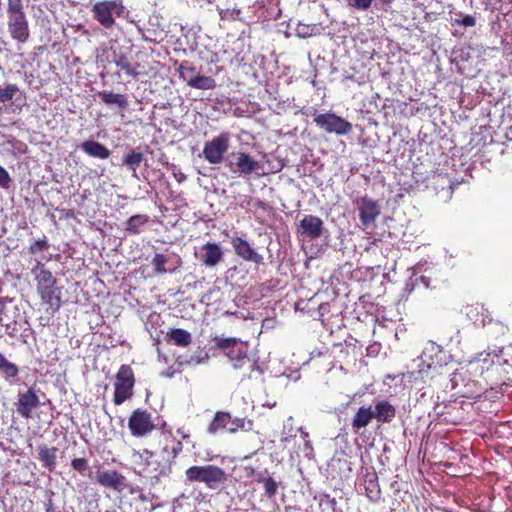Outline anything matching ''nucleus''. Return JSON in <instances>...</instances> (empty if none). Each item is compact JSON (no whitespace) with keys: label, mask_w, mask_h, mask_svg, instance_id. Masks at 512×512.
Here are the masks:
<instances>
[{"label":"nucleus","mask_w":512,"mask_h":512,"mask_svg":"<svg viewBox=\"0 0 512 512\" xmlns=\"http://www.w3.org/2000/svg\"><path fill=\"white\" fill-rule=\"evenodd\" d=\"M215 346L225 355L234 370L243 371V376L250 378L251 372L258 369L257 363L248 356L246 343L236 338H214Z\"/></svg>","instance_id":"obj_1"},{"label":"nucleus","mask_w":512,"mask_h":512,"mask_svg":"<svg viewBox=\"0 0 512 512\" xmlns=\"http://www.w3.org/2000/svg\"><path fill=\"white\" fill-rule=\"evenodd\" d=\"M187 480L203 482L212 490L219 489L227 480L226 472L215 465L192 466L185 472Z\"/></svg>","instance_id":"obj_2"},{"label":"nucleus","mask_w":512,"mask_h":512,"mask_svg":"<svg viewBox=\"0 0 512 512\" xmlns=\"http://www.w3.org/2000/svg\"><path fill=\"white\" fill-rule=\"evenodd\" d=\"M94 18L105 28L109 29L115 24L113 14L118 16L124 13L121 0H103L96 2L91 9Z\"/></svg>","instance_id":"obj_3"},{"label":"nucleus","mask_w":512,"mask_h":512,"mask_svg":"<svg viewBox=\"0 0 512 512\" xmlns=\"http://www.w3.org/2000/svg\"><path fill=\"white\" fill-rule=\"evenodd\" d=\"M230 140V134L222 132L210 141L205 142L202 153L208 163L213 165L222 163L224 155L230 148Z\"/></svg>","instance_id":"obj_4"},{"label":"nucleus","mask_w":512,"mask_h":512,"mask_svg":"<svg viewBox=\"0 0 512 512\" xmlns=\"http://www.w3.org/2000/svg\"><path fill=\"white\" fill-rule=\"evenodd\" d=\"M314 122L325 132L333 133L338 136L347 135L353 128L349 121L332 112L315 115Z\"/></svg>","instance_id":"obj_5"},{"label":"nucleus","mask_w":512,"mask_h":512,"mask_svg":"<svg viewBox=\"0 0 512 512\" xmlns=\"http://www.w3.org/2000/svg\"><path fill=\"white\" fill-rule=\"evenodd\" d=\"M134 374L130 366L122 365L116 375L114 403L116 405L122 404L125 400L131 397L134 386Z\"/></svg>","instance_id":"obj_6"},{"label":"nucleus","mask_w":512,"mask_h":512,"mask_svg":"<svg viewBox=\"0 0 512 512\" xmlns=\"http://www.w3.org/2000/svg\"><path fill=\"white\" fill-rule=\"evenodd\" d=\"M356 207L359 212V219L364 227L373 225L381 213L378 202L367 196L357 199Z\"/></svg>","instance_id":"obj_7"},{"label":"nucleus","mask_w":512,"mask_h":512,"mask_svg":"<svg viewBox=\"0 0 512 512\" xmlns=\"http://www.w3.org/2000/svg\"><path fill=\"white\" fill-rule=\"evenodd\" d=\"M154 453L148 449L133 451L132 462L135 472L141 476H147L157 471L158 463L153 461Z\"/></svg>","instance_id":"obj_8"},{"label":"nucleus","mask_w":512,"mask_h":512,"mask_svg":"<svg viewBox=\"0 0 512 512\" xmlns=\"http://www.w3.org/2000/svg\"><path fill=\"white\" fill-rule=\"evenodd\" d=\"M128 425L131 433L137 437L146 435L154 427L150 414L140 409L132 413Z\"/></svg>","instance_id":"obj_9"},{"label":"nucleus","mask_w":512,"mask_h":512,"mask_svg":"<svg viewBox=\"0 0 512 512\" xmlns=\"http://www.w3.org/2000/svg\"><path fill=\"white\" fill-rule=\"evenodd\" d=\"M96 481L105 488L119 492L126 487L125 476L116 470H98Z\"/></svg>","instance_id":"obj_10"},{"label":"nucleus","mask_w":512,"mask_h":512,"mask_svg":"<svg viewBox=\"0 0 512 512\" xmlns=\"http://www.w3.org/2000/svg\"><path fill=\"white\" fill-rule=\"evenodd\" d=\"M8 31L14 40L21 43L29 37L28 21L25 14L8 17Z\"/></svg>","instance_id":"obj_11"},{"label":"nucleus","mask_w":512,"mask_h":512,"mask_svg":"<svg viewBox=\"0 0 512 512\" xmlns=\"http://www.w3.org/2000/svg\"><path fill=\"white\" fill-rule=\"evenodd\" d=\"M234 156L236 158V169H233L232 162H229L227 166L235 173L249 175L261 169V164L245 152H239L234 154Z\"/></svg>","instance_id":"obj_12"},{"label":"nucleus","mask_w":512,"mask_h":512,"mask_svg":"<svg viewBox=\"0 0 512 512\" xmlns=\"http://www.w3.org/2000/svg\"><path fill=\"white\" fill-rule=\"evenodd\" d=\"M300 233L309 239H317L323 232V221L314 215H305L300 221Z\"/></svg>","instance_id":"obj_13"},{"label":"nucleus","mask_w":512,"mask_h":512,"mask_svg":"<svg viewBox=\"0 0 512 512\" xmlns=\"http://www.w3.org/2000/svg\"><path fill=\"white\" fill-rule=\"evenodd\" d=\"M17 412L24 418H30L33 409L40 405L39 397L33 389H28L18 396Z\"/></svg>","instance_id":"obj_14"},{"label":"nucleus","mask_w":512,"mask_h":512,"mask_svg":"<svg viewBox=\"0 0 512 512\" xmlns=\"http://www.w3.org/2000/svg\"><path fill=\"white\" fill-rule=\"evenodd\" d=\"M232 246L235 253L245 261H250L255 264H260L263 261L262 255L255 252L250 244L240 237L232 239Z\"/></svg>","instance_id":"obj_15"},{"label":"nucleus","mask_w":512,"mask_h":512,"mask_svg":"<svg viewBox=\"0 0 512 512\" xmlns=\"http://www.w3.org/2000/svg\"><path fill=\"white\" fill-rule=\"evenodd\" d=\"M41 300L48 304L53 311L59 310L61 306L60 290L56 286H44L37 289Z\"/></svg>","instance_id":"obj_16"},{"label":"nucleus","mask_w":512,"mask_h":512,"mask_svg":"<svg viewBox=\"0 0 512 512\" xmlns=\"http://www.w3.org/2000/svg\"><path fill=\"white\" fill-rule=\"evenodd\" d=\"M32 274L37 282V289L44 286H55L56 279L52 273L47 270L44 264L40 261H36L35 266L31 269Z\"/></svg>","instance_id":"obj_17"},{"label":"nucleus","mask_w":512,"mask_h":512,"mask_svg":"<svg viewBox=\"0 0 512 512\" xmlns=\"http://www.w3.org/2000/svg\"><path fill=\"white\" fill-rule=\"evenodd\" d=\"M202 250L204 251L202 255L204 265L213 267L222 260L223 252L218 244L208 242L203 246Z\"/></svg>","instance_id":"obj_18"},{"label":"nucleus","mask_w":512,"mask_h":512,"mask_svg":"<svg viewBox=\"0 0 512 512\" xmlns=\"http://www.w3.org/2000/svg\"><path fill=\"white\" fill-rule=\"evenodd\" d=\"M373 413L379 422L389 423L395 417L396 410L388 401L380 400L376 402Z\"/></svg>","instance_id":"obj_19"},{"label":"nucleus","mask_w":512,"mask_h":512,"mask_svg":"<svg viewBox=\"0 0 512 512\" xmlns=\"http://www.w3.org/2000/svg\"><path fill=\"white\" fill-rule=\"evenodd\" d=\"M81 149L89 156L99 159H107L111 154L103 144L93 140L83 142Z\"/></svg>","instance_id":"obj_20"},{"label":"nucleus","mask_w":512,"mask_h":512,"mask_svg":"<svg viewBox=\"0 0 512 512\" xmlns=\"http://www.w3.org/2000/svg\"><path fill=\"white\" fill-rule=\"evenodd\" d=\"M374 418L373 408L371 406H362L358 409L353 418L352 427L355 430L365 428Z\"/></svg>","instance_id":"obj_21"},{"label":"nucleus","mask_w":512,"mask_h":512,"mask_svg":"<svg viewBox=\"0 0 512 512\" xmlns=\"http://www.w3.org/2000/svg\"><path fill=\"white\" fill-rule=\"evenodd\" d=\"M58 449L56 447H48L46 445L39 446V459L43 466L49 470H53L56 466Z\"/></svg>","instance_id":"obj_22"},{"label":"nucleus","mask_w":512,"mask_h":512,"mask_svg":"<svg viewBox=\"0 0 512 512\" xmlns=\"http://www.w3.org/2000/svg\"><path fill=\"white\" fill-rule=\"evenodd\" d=\"M113 61L116 64V66L119 67L121 70L125 71V73L128 76L136 78L139 75V71H138L139 65L131 64L128 57L125 54H123V53L115 54Z\"/></svg>","instance_id":"obj_23"},{"label":"nucleus","mask_w":512,"mask_h":512,"mask_svg":"<svg viewBox=\"0 0 512 512\" xmlns=\"http://www.w3.org/2000/svg\"><path fill=\"white\" fill-rule=\"evenodd\" d=\"M231 422V415L226 412H217L214 416L213 421L208 426V432L210 434H215L219 429H227Z\"/></svg>","instance_id":"obj_24"},{"label":"nucleus","mask_w":512,"mask_h":512,"mask_svg":"<svg viewBox=\"0 0 512 512\" xmlns=\"http://www.w3.org/2000/svg\"><path fill=\"white\" fill-rule=\"evenodd\" d=\"M188 85L196 89L209 90L216 87V81L211 77L197 74L189 78Z\"/></svg>","instance_id":"obj_25"},{"label":"nucleus","mask_w":512,"mask_h":512,"mask_svg":"<svg viewBox=\"0 0 512 512\" xmlns=\"http://www.w3.org/2000/svg\"><path fill=\"white\" fill-rule=\"evenodd\" d=\"M168 335L177 346L187 347L192 342L191 334L184 329H172Z\"/></svg>","instance_id":"obj_26"},{"label":"nucleus","mask_w":512,"mask_h":512,"mask_svg":"<svg viewBox=\"0 0 512 512\" xmlns=\"http://www.w3.org/2000/svg\"><path fill=\"white\" fill-rule=\"evenodd\" d=\"M100 98L105 104H115L119 107L127 105V98L122 94H117L109 91H102L99 93Z\"/></svg>","instance_id":"obj_27"},{"label":"nucleus","mask_w":512,"mask_h":512,"mask_svg":"<svg viewBox=\"0 0 512 512\" xmlns=\"http://www.w3.org/2000/svg\"><path fill=\"white\" fill-rule=\"evenodd\" d=\"M148 222V217L146 215H134L130 217L127 221L126 230L132 234H138L141 231V228Z\"/></svg>","instance_id":"obj_28"},{"label":"nucleus","mask_w":512,"mask_h":512,"mask_svg":"<svg viewBox=\"0 0 512 512\" xmlns=\"http://www.w3.org/2000/svg\"><path fill=\"white\" fill-rule=\"evenodd\" d=\"M144 160V154L142 152L133 150L130 154L126 155L123 159V164L126 165L134 174L137 168Z\"/></svg>","instance_id":"obj_29"},{"label":"nucleus","mask_w":512,"mask_h":512,"mask_svg":"<svg viewBox=\"0 0 512 512\" xmlns=\"http://www.w3.org/2000/svg\"><path fill=\"white\" fill-rule=\"evenodd\" d=\"M18 92L19 87L16 84L8 83L3 87L0 86V103L13 101Z\"/></svg>","instance_id":"obj_30"},{"label":"nucleus","mask_w":512,"mask_h":512,"mask_svg":"<svg viewBox=\"0 0 512 512\" xmlns=\"http://www.w3.org/2000/svg\"><path fill=\"white\" fill-rule=\"evenodd\" d=\"M239 429L244 431H251L253 429V422L244 418H231V422L228 427L229 433H236Z\"/></svg>","instance_id":"obj_31"},{"label":"nucleus","mask_w":512,"mask_h":512,"mask_svg":"<svg viewBox=\"0 0 512 512\" xmlns=\"http://www.w3.org/2000/svg\"><path fill=\"white\" fill-rule=\"evenodd\" d=\"M0 372L6 377H16L18 374V367L14 363L8 361L1 353Z\"/></svg>","instance_id":"obj_32"},{"label":"nucleus","mask_w":512,"mask_h":512,"mask_svg":"<svg viewBox=\"0 0 512 512\" xmlns=\"http://www.w3.org/2000/svg\"><path fill=\"white\" fill-rule=\"evenodd\" d=\"M177 71L179 72L180 77L186 81L187 84L190 77L197 75L196 68L190 65L187 61L180 63Z\"/></svg>","instance_id":"obj_33"},{"label":"nucleus","mask_w":512,"mask_h":512,"mask_svg":"<svg viewBox=\"0 0 512 512\" xmlns=\"http://www.w3.org/2000/svg\"><path fill=\"white\" fill-rule=\"evenodd\" d=\"M258 481L263 483L265 493L269 498L276 495L278 484L272 477H261Z\"/></svg>","instance_id":"obj_34"},{"label":"nucleus","mask_w":512,"mask_h":512,"mask_svg":"<svg viewBox=\"0 0 512 512\" xmlns=\"http://www.w3.org/2000/svg\"><path fill=\"white\" fill-rule=\"evenodd\" d=\"M25 14L21 0H7V17Z\"/></svg>","instance_id":"obj_35"},{"label":"nucleus","mask_w":512,"mask_h":512,"mask_svg":"<svg viewBox=\"0 0 512 512\" xmlns=\"http://www.w3.org/2000/svg\"><path fill=\"white\" fill-rule=\"evenodd\" d=\"M209 355L207 352H199L198 354L192 355L185 363L189 366H197L207 363Z\"/></svg>","instance_id":"obj_36"},{"label":"nucleus","mask_w":512,"mask_h":512,"mask_svg":"<svg viewBox=\"0 0 512 512\" xmlns=\"http://www.w3.org/2000/svg\"><path fill=\"white\" fill-rule=\"evenodd\" d=\"M167 262V258L163 254H156L152 259V265L154 266L155 272L159 274L166 273L165 264Z\"/></svg>","instance_id":"obj_37"},{"label":"nucleus","mask_w":512,"mask_h":512,"mask_svg":"<svg viewBox=\"0 0 512 512\" xmlns=\"http://www.w3.org/2000/svg\"><path fill=\"white\" fill-rule=\"evenodd\" d=\"M440 352V347L434 343V342H428L424 348L423 354L421 356V359L423 363L426 362V359L432 358V354H437Z\"/></svg>","instance_id":"obj_38"},{"label":"nucleus","mask_w":512,"mask_h":512,"mask_svg":"<svg viewBox=\"0 0 512 512\" xmlns=\"http://www.w3.org/2000/svg\"><path fill=\"white\" fill-rule=\"evenodd\" d=\"M74 470L78 471L82 475H86L89 470L88 462L85 458H75L71 463Z\"/></svg>","instance_id":"obj_39"},{"label":"nucleus","mask_w":512,"mask_h":512,"mask_svg":"<svg viewBox=\"0 0 512 512\" xmlns=\"http://www.w3.org/2000/svg\"><path fill=\"white\" fill-rule=\"evenodd\" d=\"M377 488V485L376 483H374V481L370 480L369 481V485L366 486V492H367V496L372 499V500H377L378 497H379V493L380 491Z\"/></svg>","instance_id":"obj_40"},{"label":"nucleus","mask_w":512,"mask_h":512,"mask_svg":"<svg viewBox=\"0 0 512 512\" xmlns=\"http://www.w3.org/2000/svg\"><path fill=\"white\" fill-rule=\"evenodd\" d=\"M373 0H349V5L360 9V10H367L372 3Z\"/></svg>","instance_id":"obj_41"},{"label":"nucleus","mask_w":512,"mask_h":512,"mask_svg":"<svg viewBox=\"0 0 512 512\" xmlns=\"http://www.w3.org/2000/svg\"><path fill=\"white\" fill-rule=\"evenodd\" d=\"M10 182L11 178L8 172L2 166H0V186L2 188H8Z\"/></svg>","instance_id":"obj_42"},{"label":"nucleus","mask_w":512,"mask_h":512,"mask_svg":"<svg viewBox=\"0 0 512 512\" xmlns=\"http://www.w3.org/2000/svg\"><path fill=\"white\" fill-rule=\"evenodd\" d=\"M292 431H293V427H292V417H289L287 419V422L284 424V434H286V436H283L281 441L282 442H288L289 441V437H292Z\"/></svg>","instance_id":"obj_43"},{"label":"nucleus","mask_w":512,"mask_h":512,"mask_svg":"<svg viewBox=\"0 0 512 512\" xmlns=\"http://www.w3.org/2000/svg\"><path fill=\"white\" fill-rule=\"evenodd\" d=\"M48 247V243L47 241L45 240H38L36 242H34L31 246H30V252L32 254H35L39 251H42L44 249H46Z\"/></svg>","instance_id":"obj_44"},{"label":"nucleus","mask_w":512,"mask_h":512,"mask_svg":"<svg viewBox=\"0 0 512 512\" xmlns=\"http://www.w3.org/2000/svg\"><path fill=\"white\" fill-rule=\"evenodd\" d=\"M456 23L465 27H473L476 24V19L472 15H466L461 20H456Z\"/></svg>","instance_id":"obj_45"},{"label":"nucleus","mask_w":512,"mask_h":512,"mask_svg":"<svg viewBox=\"0 0 512 512\" xmlns=\"http://www.w3.org/2000/svg\"><path fill=\"white\" fill-rule=\"evenodd\" d=\"M45 512H61L57 507L54 506L51 499L45 503Z\"/></svg>","instance_id":"obj_46"},{"label":"nucleus","mask_w":512,"mask_h":512,"mask_svg":"<svg viewBox=\"0 0 512 512\" xmlns=\"http://www.w3.org/2000/svg\"><path fill=\"white\" fill-rule=\"evenodd\" d=\"M490 355H491V353H485V352L480 353V354H478V355H477V357H476V361H478V362H480V361H482V362H487V358H488Z\"/></svg>","instance_id":"obj_47"},{"label":"nucleus","mask_w":512,"mask_h":512,"mask_svg":"<svg viewBox=\"0 0 512 512\" xmlns=\"http://www.w3.org/2000/svg\"><path fill=\"white\" fill-rule=\"evenodd\" d=\"M181 450H182V444L180 442H178L177 445L175 447H173V457H176Z\"/></svg>","instance_id":"obj_48"},{"label":"nucleus","mask_w":512,"mask_h":512,"mask_svg":"<svg viewBox=\"0 0 512 512\" xmlns=\"http://www.w3.org/2000/svg\"><path fill=\"white\" fill-rule=\"evenodd\" d=\"M299 431L301 432V434H302L303 438H304V439H306V437L308 436V433H307V432H304V431L302 430V428H299Z\"/></svg>","instance_id":"obj_49"},{"label":"nucleus","mask_w":512,"mask_h":512,"mask_svg":"<svg viewBox=\"0 0 512 512\" xmlns=\"http://www.w3.org/2000/svg\"><path fill=\"white\" fill-rule=\"evenodd\" d=\"M178 432H179V433H181V437H182V439H186V438H188V435H187V434L182 433L180 430H179Z\"/></svg>","instance_id":"obj_50"},{"label":"nucleus","mask_w":512,"mask_h":512,"mask_svg":"<svg viewBox=\"0 0 512 512\" xmlns=\"http://www.w3.org/2000/svg\"><path fill=\"white\" fill-rule=\"evenodd\" d=\"M305 446H306L307 448L311 449V445H310V443H309L308 441H306Z\"/></svg>","instance_id":"obj_51"},{"label":"nucleus","mask_w":512,"mask_h":512,"mask_svg":"<svg viewBox=\"0 0 512 512\" xmlns=\"http://www.w3.org/2000/svg\"><path fill=\"white\" fill-rule=\"evenodd\" d=\"M300 35L306 36L305 30H302V33L299 32Z\"/></svg>","instance_id":"obj_52"},{"label":"nucleus","mask_w":512,"mask_h":512,"mask_svg":"<svg viewBox=\"0 0 512 512\" xmlns=\"http://www.w3.org/2000/svg\"><path fill=\"white\" fill-rule=\"evenodd\" d=\"M300 35L306 36L305 30H302V33L299 32Z\"/></svg>","instance_id":"obj_53"},{"label":"nucleus","mask_w":512,"mask_h":512,"mask_svg":"<svg viewBox=\"0 0 512 512\" xmlns=\"http://www.w3.org/2000/svg\"><path fill=\"white\" fill-rule=\"evenodd\" d=\"M432 366V363L428 362L427 367L430 368Z\"/></svg>","instance_id":"obj_54"},{"label":"nucleus","mask_w":512,"mask_h":512,"mask_svg":"<svg viewBox=\"0 0 512 512\" xmlns=\"http://www.w3.org/2000/svg\"><path fill=\"white\" fill-rule=\"evenodd\" d=\"M511 3H512V0H511Z\"/></svg>","instance_id":"obj_55"}]
</instances>
